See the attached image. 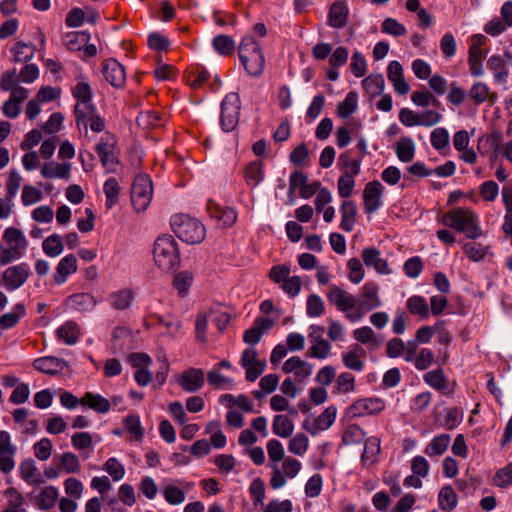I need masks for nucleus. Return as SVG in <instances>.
<instances>
[{
	"label": "nucleus",
	"instance_id": "2eb2a0df",
	"mask_svg": "<svg viewBox=\"0 0 512 512\" xmlns=\"http://www.w3.org/2000/svg\"><path fill=\"white\" fill-rule=\"evenodd\" d=\"M115 145V137L110 133H106L102 136L101 140L96 145V152L103 167H105L107 171H114L118 163Z\"/></svg>",
	"mask_w": 512,
	"mask_h": 512
},
{
	"label": "nucleus",
	"instance_id": "6e6d98bb",
	"mask_svg": "<svg viewBox=\"0 0 512 512\" xmlns=\"http://www.w3.org/2000/svg\"><path fill=\"white\" fill-rule=\"evenodd\" d=\"M488 69L493 72L496 82L506 81L508 77V69L504 60L499 55H492L487 61Z\"/></svg>",
	"mask_w": 512,
	"mask_h": 512
},
{
	"label": "nucleus",
	"instance_id": "774afa93",
	"mask_svg": "<svg viewBox=\"0 0 512 512\" xmlns=\"http://www.w3.org/2000/svg\"><path fill=\"white\" fill-rule=\"evenodd\" d=\"M212 45L215 51L222 56L231 55L235 49V42L228 35H218L214 37Z\"/></svg>",
	"mask_w": 512,
	"mask_h": 512
},
{
	"label": "nucleus",
	"instance_id": "dca6fc26",
	"mask_svg": "<svg viewBox=\"0 0 512 512\" xmlns=\"http://www.w3.org/2000/svg\"><path fill=\"white\" fill-rule=\"evenodd\" d=\"M385 187L377 180L368 182L363 190L364 211L373 214L383 205Z\"/></svg>",
	"mask_w": 512,
	"mask_h": 512
},
{
	"label": "nucleus",
	"instance_id": "3c124183",
	"mask_svg": "<svg viewBox=\"0 0 512 512\" xmlns=\"http://www.w3.org/2000/svg\"><path fill=\"white\" fill-rule=\"evenodd\" d=\"M73 98L76 100L75 105H91L92 89L88 82L79 81L71 90Z\"/></svg>",
	"mask_w": 512,
	"mask_h": 512
},
{
	"label": "nucleus",
	"instance_id": "09e8293b",
	"mask_svg": "<svg viewBox=\"0 0 512 512\" xmlns=\"http://www.w3.org/2000/svg\"><path fill=\"white\" fill-rule=\"evenodd\" d=\"M161 492L166 502L170 505H180L186 499L185 491L174 483L164 484Z\"/></svg>",
	"mask_w": 512,
	"mask_h": 512
},
{
	"label": "nucleus",
	"instance_id": "4468645a",
	"mask_svg": "<svg viewBox=\"0 0 512 512\" xmlns=\"http://www.w3.org/2000/svg\"><path fill=\"white\" fill-rule=\"evenodd\" d=\"M384 408L385 403L381 398H360L348 407L347 414L351 418H360L379 414Z\"/></svg>",
	"mask_w": 512,
	"mask_h": 512
},
{
	"label": "nucleus",
	"instance_id": "473e14b6",
	"mask_svg": "<svg viewBox=\"0 0 512 512\" xmlns=\"http://www.w3.org/2000/svg\"><path fill=\"white\" fill-rule=\"evenodd\" d=\"M341 224L340 227L346 231L351 232L354 228L357 215L356 203L352 200H345L340 206Z\"/></svg>",
	"mask_w": 512,
	"mask_h": 512
},
{
	"label": "nucleus",
	"instance_id": "0e129e2a",
	"mask_svg": "<svg viewBox=\"0 0 512 512\" xmlns=\"http://www.w3.org/2000/svg\"><path fill=\"white\" fill-rule=\"evenodd\" d=\"M104 194L106 197V207L111 209L119 200L120 186L118 181L114 178H108L103 186Z\"/></svg>",
	"mask_w": 512,
	"mask_h": 512
},
{
	"label": "nucleus",
	"instance_id": "412c9836",
	"mask_svg": "<svg viewBox=\"0 0 512 512\" xmlns=\"http://www.w3.org/2000/svg\"><path fill=\"white\" fill-rule=\"evenodd\" d=\"M387 78L399 95H406L410 91V85L404 77V70L399 61L393 60L387 66Z\"/></svg>",
	"mask_w": 512,
	"mask_h": 512
},
{
	"label": "nucleus",
	"instance_id": "5701e85b",
	"mask_svg": "<svg viewBox=\"0 0 512 512\" xmlns=\"http://www.w3.org/2000/svg\"><path fill=\"white\" fill-rule=\"evenodd\" d=\"M282 371L286 374H293L296 381L302 382L312 374V365L299 356H292L283 363Z\"/></svg>",
	"mask_w": 512,
	"mask_h": 512
},
{
	"label": "nucleus",
	"instance_id": "6e6552de",
	"mask_svg": "<svg viewBox=\"0 0 512 512\" xmlns=\"http://www.w3.org/2000/svg\"><path fill=\"white\" fill-rule=\"evenodd\" d=\"M74 115L77 128L79 131L83 129L85 134H87L88 128L96 133H100L106 128L105 119L97 112L94 104L75 105Z\"/></svg>",
	"mask_w": 512,
	"mask_h": 512
},
{
	"label": "nucleus",
	"instance_id": "393cba45",
	"mask_svg": "<svg viewBox=\"0 0 512 512\" xmlns=\"http://www.w3.org/2000/svg\"><path fill=\"white\" fill-rule=\"evenodd\" d=\"M207 211L211 218L217 220L222 226L230 227L237 220V213L232 207H222L214 201H208Z\"/></svg>",
	"mask_w": 512,
	"mask_h": 512
},
{
	"label": "nucleus",
	"instance_id": "864d4df0",
	"mask_svg": "<svg viewBox=\"0 0 512 512\" xmlns=\"http://www.w3.org/2000/svg\"><path fill=\"white\" fill-rule=\"evenodd\" d=\"M358 107V95L356 92H348L344 100L337 105V115L340 118H348Z\"/></svg>",
	"mask_w": 512,
	"mask_h": 512
},
{
	"label": "nucleus",
	"instance_id": "a19ab883",
	"mask_svg": "<svg viewBox=\"0 0 512 512\" xmlns=\"http://www.w3.org/2000/svg\"><path fill=\"white\" fill-rule=\"evenodd\" d=\"M264 169L261 161L249 163L244 170L246 184L252 188L257 187L264 180Z\"/></svg>",
	"mask_w": 512,
	"mask_h": 512
},
{
	"label": "nucleus",
	"instance_id": "49530a36",
	"mask_svg": "<svg viewBox=\"0 0 512 512\" xmlns=\"http://www.w3.org/2000/svg\"><path fill=\"white\" fill-rule=\"evenodd\" d=\"M423 380L431 388L442 393H444L448 388V379L442 369H435L425 373Z\"/></svg>",
	"mask_w": 512,
	"mask_h": 512
},
{
	"label": "nucleus",
	"instance_id": "1a4fd4ad",
	"mask_svg": "<svg viewBox=\"0 0 512 512\" xmlns=\"http://www.w3.org/2000/svg\"><path fill=\"white\" fill-rule=\"evenodd\" d=\"M272 474L270 479V486L272 489H280L284 487L288 479L295 478L302 469V464L299 460L287 456L282 463L271 465Z\"/></svg>",
	"mask_w": 512,
	"mask_h": 512
},
{
	"label": "nucleus",
	"instance_id": "6ab92c4d",
	"mask_svg": "<svg viewBox=\"0 0 512 512\" xmlns=\"http://www.w3.org/2000/svg\"><path fill=\"white\" fill-rule=\"evenodd\" d=\"M363 263L368 268H373L378 274L389 275L392 273L386 259L382 258L381 252L375 247H365L361 252Z\"/></svg>",
	"mask_w": 512,
	"mask_h": 512
},
{
	"label": "nucleus",
	"instance_id": "f8f14e48",
	"mask_svg": "<svg viewBox=\"0 0 512 512\" xmlns=\"http://www.w3.org/2000/svg\"><path fill=\"white\" fill-rule=\"evenodd\" d=\"M30 275L31 269L26 262L9 266L2 273L1 285L8 291H15L26 283Z\"/></svg>",
	"mask_w": 512,
	"mask_h": 512
},
{
	"label": "nucleus",
	"instance_id": "9d476101",
	"mask_svg": "<svg viewBox=\"0 0 512 512\" xmlns=\"http://www.w3.org/2000/svg\"><path fill=\"white\" fill-rule=\"evenodd\" d=\"M240 97L237 93L227 94L221 102L220 125L224 132L233 131L239 122Z\"/></svg>",
	"mask_w": 512,
	"mask_h": 512
},
{
	"label": "nucleus",
	"instance_id": "4d7b16f0",
	"mask_svg": "<svg viewBox=\"0 0 512 512\" xmlns=\"http://www.w3.org/2000/svg\"><path fill=\"white\" fill-rule=\"evenodd\" d=\"M502 134L500 132H493L488 136V142L493 148L494 152H501L503 156L512 164V139L502 145Z\"/></svg>",
	"mask_w": 512,
	"mask_h": 512
},
{
	"label": "nucleus",
	"instance_id": "b1692460",
	"mask_svg": "<svg viewBox=\"0 0 512 512\" xmlns=\"http://www.w3.org/2000/svg\"><path fill=\"white\" fill-rule=\"evenodd\" d=\"M59 500V490L55 486H45L37 494H32V503L40 510H50Z\"/></svg>",
	"mask_w": 512,
	"mask_h": 512
},
{
	"label": "nucleus",
	"instance_id": "a878e982",
	"mask_svg": "<svg viewBox=\"0 0 512 512\" xmlns=\"http://www.w3.org/2000/svg\"><path fill=\"white\" fill-rule=\"evenodd\" d=\"M365 350L358 344H353L349 347L348 351L341 354L342 362L347 369L355 372H362L364 370Z\"/></svg>",
	"mask_w": 512,
	"mask_h": 512
},
{
	"label": "nucleus",
	"instance_id": "37998d69",
	"mask_svg": "<svg viewBox=\"0 0 512 512\" xmlns=\"http://www.w3.org/2000/svg\"><path fill=\"white\" fill-rule=\"evenodd\" d=\"M380 453V440L377 437L367 438L364 445V450L361 456V461L364 466H371L376 463Z\"/></svg>",
	"mask_w": 512,
	"mask_h": 512
},
{
	"label": "nucleus",
	"instance_id": "cd10ccee",
	"mask_svg": "<svg viewBox=\"0 0 512 512\" xmlns=\"http://www.w3.org/2000/svg\"><path fill=\"white\" fill-rule=\"evenodd\" d=\"M72 164L69 162L58 163L55 161L45 162L40 170L41 175L47 179L68 180L71 174Z\"/></svg>",
	"mask_w": 512,
	"mask_h": 512
},
{
	"label": "nucleus",
	"instance_id": "338daca9",
	"mask_svg": "<svg viewBox=\"0 0 512 512\" xmlns=\"http://www.w3.org/2000/svg\"><path fill=\"white\" fill-rule=\"evenodd\" d=\"M357 175H350L348 173H342L337 181V191L341 198H349L356 186L355 177Z\"/></svg>",
	"mask_w": 512,
	"mask_h": 512
},
{
	"label": "nucleus",
	"instance_id": "bb28decb",
	"mask_svg": "<svg viewBox=\"0 0 512 512\" xmlns=\"http://www.w3.org/2000/svg\"><path fill=\"white\" fill-rule=\"evenodd\" d=\"M78 269L77 258L74 254H68L63 257L57 264L53 276L54 282L57 285L64 284L68 277L76 273Z\"/></svg>",
	"mask_w": 512,
	"mask_h": 512
},
{
	"label": "nucleus",
	"instance_id": "4c0bfd02",
	"mask_svg": "<svg viewBox=\"0 0 512 512\" xmlns=\"http://www.w3.org/2000/svg\"><path fill=\"white\" fill-rule=\"evenodd\" d=\"M21 478L28 485H40L44 483V479L38 472V469L33 460H25L19 466Z\"/></svg>",
	"mask_w": 512,
	"mask_h": 512
},
{
	"label": "nucleus",
	"instance_id": "052dcab7",
	"mask_svg": "<svg viewBox=\"0 0 512 512\" xmlns=\"http://www.w3.org/2000/svg\"><path fill=\"white\" fill-rule=\"evenodd\" d=\"M208 383L217 389H232L235 385L231 377L224 376L218 368H212L207 373Z\"/></svg>",
	"mask_w": 512,
	"mask_h": 512
},
{
	"label": "nucleus",
	"instance_id": "f03ea898",
	"mask_svg": "<svg viewBox=\"0 0 512 512\" xmlns=\"http://www.w3.org/2000/svg\"><path fill=\"white\" fill-rule=\"evenodd\" d=\"M442 223L458 232L465 233L466 237L470 239H477L483 234L478 216L469 208L454 207L448 210L442 217Z\"/></svg>",
	"mask_w": 512,
	"mask_h": 512
},
{
	"label": "nucleus",
	"instance_id": "72a5a7b5",
	"mask_svg": "<svg viewBox=\"0 0 512 512\" xmlns=\"http://www.w3.org/2000/svg\"><path fill=\"white\" fill-rule=\"evenodd\" d=\"M416 146L412 138L401 137L395 144V153L399 161L411 162L415 157Z\"/></svg>",
	"mask_w": 512,
	"mask_h": 512
},
{
	"label": "nucleus",
	"instance_id": "0eeeda50",
	"mask_svg": "<svg viewBox=\"0 0 512 512\" xmlns=\"http://www.w3.org/2000/svg\"><path fill=\"white\" fill-rule=\"evenodd\" d=\"M290 274V265L284 263L272 266L268 276L288 297L295 298L301 292L302 280L299 276Z\"/></svg>",
	"mask_w": 512,
	"mask_h": 512
},
{
	"label": "nucleus",
	"instance_id": "9b49d317",
	"mask_svg": "<svg viewBox=\"0 0 512 512\" xmlns=\"http://www.w3.org/2000/svg\"><path fill=\"white\" fill-rule=\"evenodd\" d=\"M153 195V185L146 174L137 175L131 189V201L136 211H144L150 204Z\"/></svg>",
	"mask_w": 512,
	"mask_h": 512
},
{
	"label": "nucleus",
	"instance_id": "7c9ffc66",
	"mask_svg": "<svg viewBox=\"0 0 512 512\" xmlns=\"http://www.w3.org/2000/svg\"><path fill=\"white\" fill-rule=\"evenodd\" d=\"M349 9L344 1L334 2L329 10V25L334 28H342L347 23Z\"/></svg>",
	"mask_w": 512,
	"mask_h": 512
},
{
	"label": "nucleus",
	"instance_id": "79ce46f5",
	"mask_svg": "<svg viewBox=\"0 0 512 512\" xmlns=\"http://www.w3.org/2000/svg\"><path fill=\"white\" fill-rule=\"evenodd\" d=\"M71 444L74 449L83 451L84 460L88 459L93 451V438L88 432H78L72 435Z\"/></svg>",
	"mask_w": 512,
	"mask_h": 512
},
{
	"label": "nucleus",
	"instance_id": "423d86ee",
	"mask_svg": "<svg viewBox=\"0 0 512 512\" xmlns=\"http://www.w3.org/2000/svg\"><path fill=\"white\" fill-rule=\"evenodd\" d=\"M175 235L187 244L201 243L206 236L205 226L196 218L186 214H176L171 218Z\"/></svg>",
	"mask_w": 512,
	"mask_h": 512
},
{
	"label": "nucleus",
	"instance_id": "aec40b11",
	"mask_svg": "<svg viewBox=\"0 0 512 512\" xmlns=\"http://www.w3.org/2000/svg\"><path fill=\"white\" fill-rule=\"evenodd\" d=\"M29 90L24 87H18L10 94L7 101L2 106L3 114L11 119L17 118L22 111V103L28 98Z\"/></svg>",
	"mask_w": 512,
	"mask_h": 512
},
{
	"label": "nucleus",
	"instance_id": "f257e3e1",
	"mask_svg": "<svg viewBox=\"0 0 512 512\" xmlns=\"http://www.w3.org/2000/svg\"><path fill=\"white\" fill-rule=\"evenodd\" d=\"M378 291L379 287L374 281H368L362 286L359 297L337 285H332L327 293V299L338 311L344 314L347 321L357 323L369 311L382 306Z\"/></svg>",
	"mask_w": 512,
	"mask_h": 512
},
{
	"label": "nucleus",
	"instance_id": "ddd939ff",
	"mask_svg": "<svg viewBox=\"0 0 512 512\" xmlns=\"http://www.w3.org/2000/svg\"><path fill=\"white\" fill-rule=\"evenodd\" d=\"M470 47L468 50V66L471 75L480 77L484 74L482 60L484 53L483 45L486 43V37L483 34H473L469 39Z\"/></svg>",
	"mask_w": 512,
	"mask_h": 512
},
{
	"label": "nucleus",
	"instance_id": "58836bf2",
	"mask_svg": "<svg viewBox=\"0 0 512 512\" xmlns=\"http://www.w3.org/2000/svg\"><path fill=\"white\" fill-rule=\"evenodd\" d=\"M337 415V409L335 406L327 407L315 420L313 428L309 429V432L313 435L319 431H325L329 429L335 422Z\"/></svg>",
	"mask_w": 512,
	"mask_h": 512
},
{
	"label": "nucleus",
	"instance_id": "de8ad7c7",
	"mask_svg": "<svg viewBox=\"0 0 512 512\" xmlns=\"http://www.w3.org/2000/svg\"><path fill=\"white\" fill-rule=\"evenodd\" d=\"M79 328L76 323L67 321L56 330L58 339L66 345H74L79 338Z\"/></svg>",
	"mask_w": 512,
	"mask_h": 512
},
{
	"label": "nucleus",
	"instance_id": "e433bc0d",
	"mask_svg": "<svg viewBox=\"0 0 512 512\" xmlns=\"http://www.w3.org/2000/svg\"><path fill=\"white\" fill-rule=\"evenodd\" d=\"M210 73L201 66H192L185 75L187 84L194 90L200 89L208 82Z\"/></svg>",
	"mask_w": 512,
	"mask_h": 512
},
{
	"label": "nucleus",
	"instance_id": "20e7f679",
	"mask_svg": "<svg viewBox=\"0 0 512 512\" xmlns=\"http://www.w3.org/2000/svg\"><path fill=\"white\" fill-rule=\"evenodd\" d=\"M238 55L246 72L253 77L262 74L265 67V58L260 44L251 35L242 38Z\"/></svg>",
	"mask_w": 512,
	"mask_h": 512
},
{
	"label": "nucleus",
	"instance_id": "39448f33",
	"mask_svg": "<svg viewBox=\"0 0 512 512\" xmlns=\"http://www.w3.org/2000/svg\"><path fill=\"white\" fill-rule=\"evenodd\" d=\"M153 258L159 269L165 272L175 270L179 266L178 244L171 235H162L155 240Z\"/></svg>",
	"mask_w": 512,
	"mask_h": 512
},
{
	"label": "nucleus",
	"instance_id": "f3484780",
	"mask_svg": "<svg viewBox=\"0 0 512 512\" xmlns=\"http://www.w3.org/2000/svg\"><path fill=\"white\" fill-rule=\"evenodd\" d=\"M176 382L183 391L195 393L204 386L205 374L200 368L190 367L176 376Z\"/></svg>",
	"mask_w": 512,
	"mask_h": 512
},
{
	"label": "nucleus",
	"instance_id": "5fc2aeb1",
	"mask_svg": "<svg viewBox=\"0 0 512 512\" xmlns=\"http://www.w3.org/2000/svg\"><path fill=\"white\" fill-rule=\"evenodd\" d=\"M449 140V132L444 127L435 128L430 134L431 145L440 154H444V150L448 149Z\"/></svg>",
	"mask_w": 512,
	"mask_h": 512
},
{
	"label": "nucleus",
	"instance_id": "a211bd4d",
	"mask_svg": "<svg viewBox=\"0 0 512 512\" xmlns=\"http://www.w3.org/2000/svg\"><path fill=\"white\" fill-rule=\"evenodd\" d=\"M16 446L11 442L7 431H0V471L10 473L15 468Z\"/></svg>",
	"mask_w": 512,
	"mask_h": 512
},
{
	"label": "nucleus",
	"instance_id": "e2e57ef3",
	"mask_svg": "<svg viewBox=\"0 0 512 512\" xmlns=\"http://www.w3.org/2000/svg\"><path fill=\"white\" fill-rule=\"evenodd\" d=\"M439 507L446 511L451 512L457 505V495L451 486H444L438 495Z\"/></svg>",
	"mask_w": 512,
	"mask_h": 512
},
{
	"label": "nucleus",
	"instance_id": "13d9d810",
	"mask_svg": "<svg viewBox=\"0 0 512 512\" xmlns=\"http://www.w3.org/2000/svg\"><path fill=\"white\" fill-rule=\"evenodd\" d=\"M8 498L7 506L2 512H27L24 507L23 496L14 488L10 487L5 491Z\"/></svg>",
	"mask_w": 512,
	"mask_h": 512
},
{
	"label": "nucleus",
	"instance_id": "7ed1b4c3",
	"mask_svg": "<svg viewBox=\"0 0 512 512\" xmlns=\"http://www.w3.org/2000/svg\"><path fill=\"white\" fill-rule=\"evenodd\" d=\"M28 246L29 242L20 229L7 227L3 231L0 241V265H8L22 259Z\"/></svg>",
	"mask_w": 512,
	"mask_h": 512
},
{
	"label": "nucleus",
	"instance_id": "bf43d9fd",
	"mask_svg": "<svg viewBox=\"0 0 512 512\" xmlns=\"http://www.w3.org/2000/svg\"><path fill=\"white\" fill-rule=\"evenodd\" d=\"M42 249L48 257H58L64 250L62 237L58 234L48 236L42 242Z\"/></svg>",
	"mask_w": 512,
	"mask_h": 512
},
{
	"label": "nucleus",
	"instance_id": "f704fd0d",
	"mask_svg": "<svg viewBox=\"0 0 512 512\" xmlns=\"http://www.w3.org/2000/svg\"><path fill=\"white\" fill-rule=\"evenodd\" d=\"M134 300V293L131 289H121L109 294L108 302L116 310L128 309Z\"/></svg>",
	"mask_w": 512,
	"mask_h": 512
},
{
	"label": "nucleus",
	"instance_id": "c9c22d12",
	"mask_svg": "<svg viewBox=\"0 0 512 512\" xmlns=\"http://www.w3.org/2000/svg\"><path fill=\"white\" fill-rule=\"evenodd\" d=\"M81 405L88 407L98 413L105 414L110 410V402L100 394L87 392L81 398Z\"/></svg>",
	"mask_w": 512,
	"mask_h": 512
},
{
	"label": "nucleus",
	"instance_id": "2f4dec72",
	"mask_svg": "<svg viewBox=\"0 0 512 512\" xmlns=\"http://www.w3.org/2000/svg\"><path fill=\"white\" fill-rule=\"evenodd\" d=\"M67 305L77 311L86 312L92 310L97 305V301L90 293H76L67 299Z\"/></svg>",
	"mask_w": 512,
	"mask_h": 512
},
{
	"label": "nucleus",
	"instance_id": "a18cd8bd",
	"mask_svg": "<svg viewBox=\"0 0 512 512\" xmlns=\"http://www.w3.org/2000/svg\"><path fill=\"white\" fill-rule=\"evenodd\" d=\"M450 444V436L448 434H440L435 436L425 448V454L429 457H437L443 455Z\"/></svg>",
	"mask_w": 512,
	"mask_h": 512
},
{
	"label": "nucleus",
	"instance_id": "4be33fe9",
	"mask_svg": "<svg viewBox=\"0 0 512 512\" xmlns=\"http://www.w3.org/2000/svg\"><path fill=\"white\" fill-rule=\"evenodd\" d=\"M103 75L113 87L120 88L125 84L126 72L124 67L116 59L110 58L103 63Z\"/></svg>",
	"mask_w": 512,
	"mask_h": 512
},
{
	"label": "nucleus",
	"instance_id": "8fccbe9b",
	"mask_svg": "<svg viewBox=\"0 0 512 512\" xmlns=\"http://www.w3.org/2000/svg\"><path fill=\"white\" fill-rule=\"evenodd\" d=\"M363 89L370 96H378L385 89V80L381 74H371L362 80Z\"/></svg>",
	"mask_w": 512,
	"mask_h": 512
},
{
	"label": "nucleus",
	"instance_id": "69168bd1",
	"mask_svg": "<svg viewBox=\"0 0 512 512\" xmlns=\"http://www.w3.org/2000/svg\"><path fill=\"white\" fill-rule=\"evenodd\" d=\"M10 51L14 62H27L34 56L33 46L23 41H17Z\"/></svg>",
	"mask_w": 512,
	"mask_h": 512
},
{
	"label": "nucleus",
	"instance_id": "ea45409f",
	"mask_svg": "<svg viewBox=\"0 0 512 512\" xmlns=\"http://www.w3.org/2000/svg\"><path fill=\"white\" fill-rule=\"evenodd\" d=\"M26 315V307L22 303L15 304L11 311L0 316V328L10 329L17 325V323Z\"/></svg>",
	"mask_w": 512,
	"mask_h": 512
},
{
	"label": "nucleus",
	"instance_id": "680f3d73",
	"mask_svg": "<svg viewBox=\"0 0 512 512\" xmlns=\"http://www.w3.org/2000/svg\"><path fill=\"white\" fill-rule=\"evenodd\" d=\"M209 316L219 331H223L230 321V314L221 304H214L209 309Z\"/></svg>",
	"mask_w": 512,
	"mask_h": 512
},
{
	"label": "nucleus",
	"instance_id": "c03bdc74",
	"mask_svg": "<svg viewBox=\"0 0 512 512\" xmlns=\"http://www.w3.org/2000/svg\"><path fill=\"white\" fill-rule=\"evenodd\" d=\"M406 306L412 315L419 316L422 319H427L430 316V309L425 297L420 295H413L406 301Z\"/></svg>",
	"mask_w": 512,
	"mask_h": 512
},
{
	"label": "nucleus",
	"instance_id": "603ef678",
	"mask_svg": "<svg viewBox=\"0 0 512 512\" xmlns=\"http://www.w3.org/2000/svg\"><path fill=\"white\" fill-rule=\"evenodd\" d=\"M272 430L275 435L287 438L292 435L294 424L287 416L279 414L273 418Z\"/></svg>",
	"mask_w": 512,
	"mask_h": 512
},
{
	"label": "nucleus",
	"instance_id": "c85d7f7f",
	"mask_svg": "<svg viewBox=\"0 0 512 512\" xmlns=\"http://www.w3.org/2000/svg\"><path fill=\"white\" fill-rule=\"evenodd\" d=\"M33 367L40 372L54 375L64 370L66 362L57 357L45 356L34 360Z\"/></svg>",
	"mask_w": 512,
	"mask_h": 512
},
{
	"label": "nucleus",
	"instance_id": "c756f323",
	"mask_svg": "<svg viewBox=\"0 0 512 512\" xmlns=\"http://www.w3.org/2000/svg\"><path fill=\"white\" fill-rule=\"evenodd\" d=\"M53 462L59 463L60 469L64 474H78L81 471L80 459L73 452H64L56 455Z\"/></svg>",
	"mask_w": 512,
	"mask_h": 512
}]
</instances>
